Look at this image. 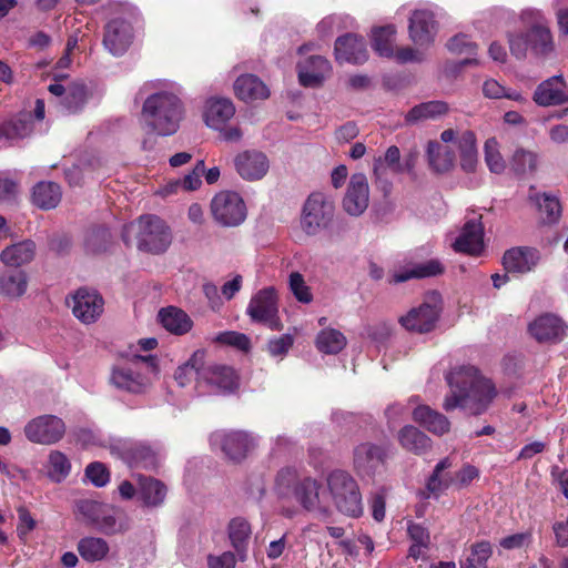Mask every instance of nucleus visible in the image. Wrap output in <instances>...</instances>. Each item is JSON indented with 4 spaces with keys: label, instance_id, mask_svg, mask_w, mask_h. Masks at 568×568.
<instances>
[{
    "label": "nucleus",
    "instance_id": "obj_1",
    "mask_svg": "<svg viewBox=\"0 0 568 568\" xmlns=\"http://www.w3.org/2000/svg\"><path fill=\"white\" fill-rule=\"evenodd\" d=\"M138 94L144 97L140 124L148 134L170 136L178 132L185 114L180 84L151 80L141 85Z\"/></svg>",
    "mask_w": 568,
    "mask_h": 568
},
{
    "label": "nucleus",
    "instance_id": "obj_2",
    "mask_svg": "<svg viewBox=\"0 0 568 568\" xmlns=\"http://www.w3.org/2000/svg\"><path fill=\"white\" fill-rule=\"evenodd\" d=\"M518 18L526 29L507 32L506 39L511 57L518 61H524L529 55L536 60L555 57L557 52L555 33L545 12L529 7L523 9Z\"/></svg>",
    "mask_w": 568,
    "mask_h": 568
},
{
    "label": "nucleus",
    "instance_id": "obj_3",
    "mask_svg": "<svg viewBox=\"0 0 568 568\" xmlns=\"http://www.w3.org/2000/svg\"><path fill=\"white\" fill-rule=\"evenodd\" d=\"M446 381L450 387V394L446 396L443 407L447 412L462 408L478 415L487 409L496 396L493 383L481 377L470 365L452 368L446 375Z\"/></svg>",
    "mask_w": 568,
    "mask_h": 568
},
{
    "label": "nucleus",
    "instance_id": "obj_4",
    "mask_svg": "<svg viewBox=\"0 0 568 568\" xmlns=\"http://www.w3.org/2000/svg\"><path fill=\"white\" fill-rule=\"evenodd\" d=\"M136 237L140 251L151 254L166 252L172 243V233L166 223L156 215H143L139 220L123 226L122 239L130 245L132 237Z\"/></svg>",
    "mask_w": 568,
    "mask_h": 568
},
{
    "label": "nucleus",
    "instance_id": "obj_5",
    "mask_svg": "<svg viewBox=\"0 0 568 568\" xmlns=\"http://www.w3.org/2000/svg\"><path fill=\"white\" fill-rule=\"evenodd\" d=\"M143 18L135 7H124L104 27L103 47L113 57L124 55L143 29Z\"/></svg>",
    "mask_w": 568,
    "mask_h": 568
},
{
    "label": "nucleus",
    "instance_id": "obj_6",
    "mask_svg": "<svg viewBox=\"0 0 568 568\" xmlns=\"http://www.w3.org/2000/svg\"><path fill=\"white\" fill-rule=\"evenodd\" d=\"M158 374L159 367L154 356L135 355L126 363L112 368L110 382L120 390L141 394L148 389Z\"/></svg>",
    "mask_w": 568,
    "mask_h": 568
},
{
    "label": "nucleus",
    "instance_id": "obj_7",
    "mask_svg": "<svg viewBox=\"0 0 568 568\" xmlns=\"http://www.w3.org/2000/svg\"><path fill=\"white\" fill-rule=\"evenodd\" d=\"M331 505L349 517L363 514L362 495L355 479L345 470L335 469L325 479Z\"/></svg>",
    "mask_w": 568,
    "mask_h": 568
},
{
    "label": "nucleus",
    "instance_id": "obj_8",
    "mask_svg": "<svg viewBox=\"0 0 568 568\" xmlns=\"http://www.w3.org/2000/svg\"><path fill=\"white\" fill-rule=\"evenodd\" d=\"M443 310V300L438 292H429L423 302L412 307L405 315L399 317V324L413 333H429L439 320Z\"/></svg>",
    "mask_w": 568,
    "mask_h": 568
},
{
    "label": "nucleus",
    "instance_id": "obj_9",
    "mask_svg": "<svg viewBox=\"0 0 568 568\" xmlns=\"http://www.w3.org/2000/svg\"><path fill=\"white\" fill-rule=\"evenodd\" d=\"M334 202L322 192H313L306 199L301 214V227L311 236L326 230L334 217Z\"/></svg>",
    "mask_w": 568,
    "mask_h": 568
},
{
    "label": "nucleus",
    "instance_id": "obj_10",
    "mask_svg": "<svg viewBox=\"0 0 568 568\" xmlns=\"http://www.w3.org/2000/svg\"><path fill=\"white\" fill-rule=\"evenodd\" d=\"M294 498L304 510L320 519H327L333 513L326 484L313 477H304L296 483Z\"/></svg>",
    "mask_w": 568,
    "mask_h": 568
},
{
    "label": "nucleus",
    "instance_id": "obj_11",
    "mask_svg": "<svg viewBox=\"0 0 568 568\" xmlns=\"http://www.w3.org/2000/svg\"><path fill=\"white\" fill-rule=\"evenodd\" d=\"M210 440L234 462L245 459L258 445V437L245 430H217Z\"/></svg>",
    "mask_w": 568,
    "mask_h": 568
},
{
    "label": "nucleus",
    "instance_id": "obj_12",
    "mask_svg": "<svg viewBox=\"0 0 568 568\" xmlns=\"http://www.w3.org/2000/svg\"><path fill=\"white\" fill-rule=\"evenodd\" d=\"M211 213L217 224L224 227H235L245 221L247 210L239 193L222 191L212 199Z\"/></svg>",
    "mask_w": 568,
    "mask_h": 568
},
{
    "label": "nucleus",
    "instance_id": "obj_13",
    "mask_svg": "<svg viewBox=\"0 0 568 568\" xmlns=\"http://www.w3.org/2000/svg\"><path fill=\"white\" fill-rule=\"evenodd\" d=\"M67 430L62 418L45 414L29 420L24 426V435L31 443L39 445H53L59 443Z\"/></svg>",
    "mask_w": 568,
    "mask_h": 568
},
{
    "label": "nucleus",
    "instance_id": "obj_14",
    "mask_svg": "<svg viewBox=\"0 0 568 568\" xmlns=\"http://www.w3.org/2000/svg\"><path fill=\"white\" fill-rule=\"evenodd\" d=\"M246 314L255 323L276 328L278 320L277 290L274 286H267L257 291L248 302Z\"/></svg>",
    "mask_w": 568,
    "mask_h": 568
},
{
    "label": "nucleus",
    "instance_id": "obj_15",
    "mask_svg": "<svg viewBox=\"0 0 568 568\" xmlns=\"http://www.w3.org/2000/svg\"><path fill=\"white\" fill-rule=\"evenodd\" d=\"M529 335L540 344H557L564 341L568 325L554 313H544L528 324Z\"/></svg>",
    "mask_w": 568,
    "mask_h": 568
},
{
    "label": "nucleus",
    "instance_id": "obj_16",
    "mask_svg": "<svg viewBox=\"0 0 568 568\" xmlns=\"http://www.w3.org/2000/svg\"><path fill=\"white\" fill-rule=\"evenodd\" d=\"M80 511L103 534L112 535L124 531L128 528L126 525L120 520L118 510L108 505L85 500L81 503Z\"/></svg>",
    "mask_w": 568,
    "mask_h": 568
},
{
    "label": "nucleus",
    "instance_id": "obj_17",
    "mask_svg": "<svg viewBox=\"0 0 568 568\" xmlns=\"http://www.w3.org/2000/svg\"><path fill=\"white\" fill-rule=\"evenodd\" d=\"M71 298L72 313L83 324L95 323L103 314L104 300L95 290L81 287Z\"/></svg>",
    "mask_w": 568,
    "mask_h": 568
},
{
    "label": "nucleus",
    "instance_id": "obj_18",
    "mask_svg": "<svg viewBox=\"0 0 568 568\" xmlns=\"http://www.w3.org/2000/svg\"><path fill=\"white\" fill-rule=\"evenodd\" d=\"M440 140L443 143L455 144L459 150L460 166L466 172L475 171L478 163V152L476 145L475 133L469 130L447 129L442 132Z\"/></svg>",
    "mask_w": 568,
    "mask_h": 568
},
{
    "label": "nucleus",
    "instance_id": "obj_19",
    "mask_svg": "<svg viewBox=\"0 0 568 568\" xmlns=\"http://www.w3.org/2000/svg\"><path fill=\"white\" fill-rule=\"evenodd\" d=\"M532 101L539 106L568 104V85L562 74L541 81L535 89Z\"/></svg>",
    "mask_w": 568,
    "mask_h": 568
},
{
    "label": "nucleus",
    "instance_id": "obj_20",
    "mask_svg": "<svg viewBox=\"0 0 568 568\" xmlns=\"http://www.w3.org/2000/svg\"><path fill=\"white\" fill-rule=\"evenodd\" d=\"M369 204V186L363 173L351 176L346 193L343 197V210L351 216H361Z\"/></svg>",
    "mask_w": 568,
    "mask_h": 568
},
{
    "label": "nucleus",
    "instance_id": "obj_21",
    "mask_svg": "<svg viewBox=\"0 0 568 568\" xmlns=\"http://www.w3.org/2000/svg\"><path fill=\"white\" fill-rule=\"evenodd\" d=\"M455 252L478 255L484 248V229L479 217L469 219L452 243Z\"/></svg>",
    "mask_w": 568,
    "mask_h": 568
},
{
    "label": "nucleus",
    "instance_id": "obj_22",
    "mask_svg": "<svg viewBox=\"0 0 568 568\" xmlns=\"http://www.w3.org/2000/svg\"><path fill=\"white\" fill-rule=\"evenodd\" d=\"M331 73L332 65L322 55H311L297 63L298 82L303 87H320Z\"/></svg>",
    "mask_w": 568,
    "mask_h": 568
},
{
    "label": "nucleus",
    "instance_id": "obj_23",
    "mask_svg": "<svg viewBox=\"0 0 568 568\" xmlns=\"http://www.w3.org/2000/svg\"><path fill=\"white\" fill-rule=\"evenodd\" d=\"M202 379L203 385L216 393L226 394L234 392L239 387V376L232 367L225 365H206L204 362Z\"/></svg>",
    "mask_w": 568,
    "mask_h": 568
},
{
    "label": "nucleus",
    "instance_id": "obj_24",
    "mask_svg": "<svg viewBox=\"0 0 568 568\" xmlns=\"http://www.w3.org/2000/svg\"><path fill=\"white\" fill-rule=\"evenodd\" d=\"M374 176L382 190L387 193L390 189L389 174H402L405 172V165L402 162L400 151L396 145L389 146L383 156L374 160Z\"/></svg>",
    "mask_w": 568,
    "mask_h": 568
},
{
    "label": "nucleus",
    "instance_id": "obj_25",
    "mask_svg": "<svg viewBox=\"0 0 568 568\" xmlns=\"http://www.w3.org/2000/svg\"><path fill=\"white\" fill-rule=\"evenodd\" d=\"M48 90L52 95L61 98L60 105L67 114L78 113L87 103V88L81 82L69 83L67 87L55 82Z\"/></svg>",
    "mask_w": 568,
    "mask_h": 568
},
{
    "label": "nucleus",
    "instance_id": "obj_26",
    "mask_svg": "<svg viewBox=\"0 0 568 568\" xmlns=\"http://www.w3.org/2000/svg\"><path fill=\"white\" fill-rule=\"evenodd\" d=\"M234 166L244 180L257 181L268 172L270 161L263 152L244 151L235 156Z\"/></svg>",
    "mask_w": 568,
    "mask_h": 568
},
{
    "label": "nucleus",
    "instance_id": "obj_27",
    "mask_svg": "<svg viewBox=\"0 0 568 568\" xmlns=\"http://www.w3.org/2000/svg\"><path fill=\"white\" fill-rule=\"evenodd\" d=\"M385 456L382 446L362 443L354 448V468L359 476H372L383 465Z\"/></svg>",
    "mask_w": 568,
    "mask_h": 568
},
{
    "label": "nucleus",
    "instance_id": "obj_28",
    "mask_svg": "<svg viewBox=\"0 0 568 568\" xmlns=\"http://www.w3.org/2000/svg\"><path fill=\"white\" fill-rule=\"evenodd\" d=\"M335 59L339 63L362 64L367 58V49L363 38L347 33L335 41Z\"/></svg>",
    "mask_w": 568,
    "mask_h": 568
},
{
    "label": "nucleus",
    "instance_id": "obj_29",
    "mask_svg": "<svg viewBox=\"0 0 568 568\" xmlns=\"http://www.w3.org/2000/svg\"><path fill=\"white\" fill-rule=\"evenodd\" d=\"M234 114L235 106L227 98H209L203 106L204 122L213 130H223Z\"/></svg>",
    "mask_w": 568,
    "mask_h": 568
},
{
    "label": "nucleus",
    "instance_id": "obj_30",
    "mask_svg": "<svg viewBox=\"0 0 568 568\" xmlns=\"http://www.w3.org/2000/svg\"><path fill=\"white\" fill-rule=\"evenodd\" d=\"M409 38L417 45H428L436 34L434 13L426 9L415 10L409 18Z\"/></svg>",
    "mask_w": 568,
    "mask_h": 568
},
{
    "label": "nucleus",
    "instance_id": "obj_31",
    "mask_svg": "<svg viewBox=\"0 0 568 568\" xmlns=\"http://www.w3.org/2000/svg\"><path fill=\"white\" fill-rule=\"evenodd\" d=\"M540 260L539 251L532 247H513L504 254L503 264L507 272L525 274L532 271Z\"/></svg>",
    "mask_w": 568,
    "mask_h": 568
},
{
    "label": "nucleus",
    "instance_id": "obj_32",
    "mask_svg": "<svg viewBox=\"0 0 568 568\" xmlns=\"http://www.w3.org/2000/svg\"><path fill=\"white\" fill-rule=\"evenodd\" d=\"M452 466L453 462L449 457L440 459L435 465L425 485L428 497L438 499L449 488L455 489L454 473L446 471Z\"/></svg>",
    "mask_w": 568,
    "mask_h": 568
},
{
    "label": "nucleus",
    "instance_id": "obj_33",
    "mask_svg": "<svg viewBox=\"0 0 568 568\" xmlns=\"http://www.w3.org/2000/svg\"><path fill=\"white\" fill-rule=\"evenodd\" d=\"M236 97L245 102L264 100L270 97L267 85L254 74H242L234 82Z\"/></svg>",
    "mask_w": 568,
    "mask_h": 568
},
{
    "label": "nucleus",
    "instance_id": "obj_34",
    "mask_svg": "<svg viewBox=\"0 0 568 568\" xmlns=\"http://www.w3.org/2000/svg\"><path fill=\"white\" fill-rule=\"evenodd\" d=\"M413 419L434 435L442 436L450 429V422L439 412L427 405H418L413 409Z\"/></svg>",
    "mask_w": 568,
    "mask_h": 568
},
{
    "label": "nucleus",
    "instance_id": "obj_35",
    "mask_svg": "<svg viewBox=\"0 0 568 568\" xmlns=\"http://www.w3.org/2000/svg\"><path fill=\"white\" fill-rule=\"evenodd\" d=\"M123 458L131 467L154 468L159 464L158 453L144 443L125 444Z\"/></svg>",
    "mask_w": 568,
    "mask_h": 568
},
{
    "label": "nucleus",
    "instance_id": "obj_36",
    "mask_svg": "<svg viewBox=\"0 0 568 568\" xmlns=\"http://www.w3.org/2000/svg\"><path fill=\"white\" fill-rule=\"evenodd\" d=\"M205 355L203 349H197L186 363L178 367L174 373V379L180 386L184 387L193 379L196 381L197 387L203 386L202 372L204 369Z\"/></svg>",
    "mask_w": 568,
    "mask_h": 568
},
{
    "label": "nucleus",
    "instance_id": "obj_37",
    "mask_svg": "<svg viewBox=\"0 0 568 568\" xmlns=\"http://www.w3.org/2000/svg\"><path fill=\"white\" fill-rule=\"evenodd\" d=\"M138 497L146 507L161 506L166 497V487L159 479L139 475Z\"/></svg>",
    "mask_w": 568,
    "mask_h": 568
},
{
    "label": "nucleus",
    "instance_id": "obj_38",
    "mask_svg": "<svg viewBox=\"0 0 568 568\" xmlns=\"http://www.w3.org/2000/svg\"><path fill=\"white\" fill-rule=\"evenodd\" d=\"M529 200L537 206L542 224H556L561 216V205L557 196L550 193L530 192Z\"/></svg>",
    "mask_w": 568,
    "mask_h": 568
},
{
    "label": "nucleus",
    "instance_id": "obj_39",
    "mask_svg": "<svg viewBox=\"0 0 568 568\" xmlns=\"http://www.w3.org/2000/svg\"><path fill=\"white\" fill-rule=\"evenodd\" d=\"M400 446L416 455H422L432 448V439L413 425L404 426L397 435Z\"/></svg>",
    "mask_w": 568,
    "mask_h": 568
},
{
    "label": "nucleus",
    "instance_id": "obj_40",
    "mask_svg": "<svg viewBox=\"0 0 568 568\" xmlns=\"http://www.w3.org/2000/svg\"><path fill=\"white\" fill-rule=\"evenodd\" d=\"M36 255V243L24 240L7 246L0 254V260L9 266H21L33 260Z\"/></svg>",
    "mask_w": 568,
    "mask_h": 568
},
{
    "label": "nucleus",
    "instance_id": "obj_41",
    "mask_svg": "<svg viewBox=\"0 0 568 568\" xmlns=\"http://www.w3.org/2000/svg\"><path fill=\"white\" fill-rule=\"evenodd\" d=\"M427 159L429 166L437 173L450 171L455 163L454 152L437 141L428 142Z\"/></svg>",
    "mask_w": 568,
    "mask_h": 568
},
{
    "label": "nucleus",
    "instance_id": "obj_42",
    "mask_svg": "<svg viewBox=\"0 0 568 568\" xmlns=\"http://www.w3.org/2000/svg\"><path fill=\"white\" fill-rule=\"evenodd\" d=\"M444 272V266L438 260H429L415 264L407 270L396 271L393 274V282L403 283L410 278H425L439 275Z\"/></svg>",
    "mask_w": 568,
    "mask_h": 568
},
{
    "label": "nucleus",
    "instance_id": "obj_43",
    "mask_svg": "<svg viewBox=\"0 0 568 568\" xmlns=\"http://www.w3.org/2000/svg\"><path fill=\"white\" fill-rule=\"evenodd\" d=\"M159 318L165 329L176 335L185 334L192 327L189 315L173 306L161 310Z\"/></svg>",
    "mask_w": 568,
    "mask_h": 568
},
{
    "label": "nucleus",
    "instance_id": "obj_44",
    "mask_svg": "<svg viewBox=\"0 0 568 568\" xmlns=\"http://www.w3.org/2000/svg\"><path fill=\"white\" fill-rule=\"evenodd\" d=\"M251 525L244 518H233L229 524V537L241 560H245Z\"/></svg>",
    "mask_w": 568,
    "mask_h": 568
},
{
    "label": "nucleus",
    "instance_id": "obj_45",
    "mask_svg": "<svg viewBox=\"0 0 568 568\" xmlns=\"http://www.w3.org/2000/svg\"><path fill=\"white\" fill-rule=\"evenodd\" d=\"M27 274L21 270L6 271L0 275V294L10 298H17L27 291Z\"/></svg>",
    "mask_w": 568,
    "mask_h": 568
},
{
    "label": "nucleus",
    "instance_id": "obj_46",
    "mask_svg": "<svg viewBox=\"0 0 568 568\" xmlns=\"http://www.w3.org/2000/svg\"><path fill=\"white\" fill-rule=\"evenodd\" d=\"M71 462L61 450H51L44 464L48 478L53 483H62L71 473Z\"/></svg>",
    "mask_w": 568,
    "mask_h": 568
},
{
    "label": "nucleus",
    "instance_id": "obj_47",
    "mask_svg": "<svg viewBox=\"0 0 568 568\" xmlns=\"http://www.w3.org/2000/svg\"><path fill=\"white\" fill-rule=\"evenodd\" d=\"M449 108L444 101H429L412 108L405 116L406 122L417 123L426 120H435L448 112Z\"/></svg>",
    "mask_w": 568,
    "mask_h": 568
},
{
    "label": "nucleus",
    "instance_id": "obj_48",
    "mask_svg": "<svg viewBox=\"0 0 568 568\" xmlns=\"http://www.w3.org/2000/svg\"><path fill=\"white\" fill-rule=\"evenodd\" d=\"M395 39L396 28L392 24L372 30V48L381 57L392 58L394 55Z\"/></svg>",
    "mask_w": 568,
    "mask_h": 568
},
{
    "label": "nucleus",
    "instance_id": "obj_49",
    "mask_svg": "<svg viewBox=\"0 0 568 568\" xmlns=\"http://www.w3.org/2000/svg\"><path fill=\"white\" fill-rule=\"evenodd\" d=\"M61 200V189L54 182H39L32 192L34 205L43 210H50L58 205Z\"/></svg>",
    "mask_w": 568,
    "mask_h": 568
},
{
    "label": "nucleus",
    "instance_id": "obj_50",
    "mask_svg": "<svg viewBox=\"0 0 568 568\" xmlns=\"http://www.w3.org/2000/svg\"><path fill=\"white\" fill-rule=\"evenodd\" d=\"M346 337L335 328H324L316 336V347L324 354H337L346 346Z\"/></svg>",
    "mask_w": 568,
    "mask_h": 568
},
{
    "label": "nucleus",
    "instance_id": "obj_51",
    "mask_svg": "<svg viewBox=\"0 0 568 568\" xmlns=\"http://www.w3.org/2000/svg\"><path fill=\"white\" fill-rule=\"evenodd\" d=\"M78 551L85 561H100L106 557L109 545L99 537H84L78 544Z\"/></svg>",
    "mask_w": 568,
    "mask_h": 568
},
{
    "label": "nucleus",
    "instance_id": "obj_52",
    "mask_svg": "<svg viewBox=\"0 0 568 568\" xmlns=\"http://www.w3.org/2000/svg\"><path fill=\"white\" fill-rule=\"evenodd\" d=\"M483 94L488 99H508L518 103H526V97L518 90L506 88L495 79H487L483 83Z\"/></svg>",
    "mask_w": 568,
    "mask_h": 568
},
{
    "label": "nucleus",
    "instance_id": "obj_53",
    "mask_svg": "<svg viewBox=\"0 0 568 568\" xmlns=\"http://www.w3.org/2000/svg\"><path fill=\"white\" fill-rule=\"evenodd\" d=\"M491 546L488 541H480L471 547L470 555L462 561L460 568H487V560L491 556Z\"/></svg>",
    "mask_w": 568,
    "mask_h": 568
},
{
    "label": "nucleus",
    "instance_id": "obj_54",
    "mask_svg": "<svg viewBox=\"0 0 568 568\" xmlns=\"http://www.w3.org/2000/svg\"><path fill=\"white\" fill-rule=\"evenodd\" d=\"M485 162L490 172L500 174L506 169V162L500 154L496 138H489L484 145Z\"/></svg>",
    "mask_w": 568,
    "mask_h": 568
},
{
    "label": "nucleus",
    "instance_id": "obj_55",
    "mask_svg": "<svg viewBox=\"0 0 568 568\" xmlns=\"http://www.w3.org/2000/svg\"><path fill=\"white\" fill-rule=\"evenodd\" d=\"M513 170L517 174L532 173L537 168V154L525 149H517L510 161Z\"/></svg>",
    "mask_w": 568,
    "mask_h": 568
},
{
    "label": "nucleus",
    "instance_id": "obj_56",
    "mask_svg": "<svg viewBox=\"0 0 568 568\" xmlns=\"http://www.w3.org/2000/svg\"><path fill=\"white\" fill-rule=\"evenodd\" d=\"M288 288L297 302L302 304H311L313 302L312 290L300 272H292L288 275Z\"/></svg>",
    "mask_w": 568,
    "mask_h": 568
},
{
    "label": "nucleus",
    "instance_id": "obj_57",
    "mask_svg": "<svg viewBox=\"0 0 568 568\" xmlns=\"http://www.w3.org/2000/svg\"><path fill=\"white\" fill-rule=\"evenodd\" d=\"M99 163L100 160L92 156L90 159H81L79 163L68 169L65 171V178L70 185H78L81 182L83 175L95 169Z\"/></svg>",
    "mask_w": 568,
    "mask_h": 568
},
{
    "label": "nucleus",
    "instance_id": "obj_58",
    "mask_svg": "<svg viewBox=\"0 0 568 568\" xmlns=\"http://www.w3.org/2000/svg\"><path fill=\"white\" fill-rule=\"evenodd\" d=\"M480 477L479 469L471 464H464L458 470L454 473L455 489L462 490L469 487L474 481Z\"/></svg>",
    "mask_w": 568,
    "mask_h": 568
},
{
    "label": "nucleus",
    "instance_id": "obj_59",
    "mask_svg": "<svg viewBox=\"0 0 568 568\" xmlns=\"http://www.w3.org/2000/svg\"><path fill=\"white\" fill-rule=\"evenodd\" d=\"M447 48L450 52L456 54L476 55L477 44L469 40L466 34H457L449 39Z\"/></svg>",
    "mask_w": 568,
    "mask_h": 568
},
{
    "label": "nucleus",
    "instance_id": "obj_60",
    "mask_svg": "<svg viewBox=\"0 0 568 568\" xmlns=\"http://www.w3.org/2000/svg\"><path fill=\"white\" fill-rule=\"evenodd\" d=\"M19 191L18 181L8 171H0V202H11Z\"/></svg>",
    "mask_w": 568,
    "mask_h": 568
},
{
    "label": "nucleus",
    "instance_id": "obj_61",
    "mask_svg": "<svg viewBox=\"0 0 568 568\" xmlns=\"http://www.w3.org/2000/svg\"><path fill=\"white\" fill-rule=\"evenodd\" d=\"M300 480L298 470L295 467L288 466L278 470L275 485L280 493H285L290 488L294 490L296 483Z\"/></svg>",
    "mask_w": 568,
    "mask_h": 568
},
{
    "label": "nucleus",
    "instance_id": "obj_62",
    "mask_svg": "<svg viewBox=\"0 0 568 568\" xmlns=\"http://www.w3.org/2000/svg\"><path fill=\"white\" fill-rule=\"evenodd\" d=\"M293 343L294 338L288 334H284L270 339L267 351L272 357L282 359L288 353Z\"/></svg>",
    "mask_w": 568,
    "mask_h": 568
},
{
    "label": "nucleus",
    "instance_id": "obj_63",
    "mask_svg": "<svg viewBox=\"0 0 568 568\" xmlns=\"http://www.w3.org/2000/svg\"><path fill=\"white\" fill-rule=\"evenodd\" d=\"M85 476L97 487H103L110 480L106 467L99 462L91 463L87 466Z\"/></svg>",
    "mask_w": 568,
    "mask_h": 568
},
{
    "label": "nucleus",
    "instance_id": "obj_64",
    "mask_svg": "<svg viewBox=\"0 0 568 568\" xmlns=\"http://www.w3.org/2000/svg\"><path fill=\"white\" fill-rule=\"evenodd\" d=\"M551 8L560 33L568 37V0H554Z\"/></svg>",
    "mask_w": 568,
    "mask_h": 568
}]
</instances>
